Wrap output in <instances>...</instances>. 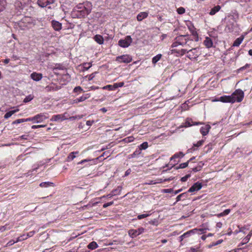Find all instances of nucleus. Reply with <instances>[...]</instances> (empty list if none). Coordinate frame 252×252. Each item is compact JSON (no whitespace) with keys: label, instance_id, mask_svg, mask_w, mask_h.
Wrapping results in <instances>:
<instances>
[{"label":"nucleus","instance_id":"nucleus-38","mask_svg":"<svg viewBox=\"0 0 252 252\" xmlns=\"http://www.w3.org/2000/svg\"><path fill=\"white\" fill-rule=\"evenodd\" d=\"M162 55L159 54L157 56L154 57L152 59V63L154 64H156L161 58Z\"/></svg>","mask_w":252,"mask_h":252},{"label":"nucleus","instance_id":"nucleus-12","mask_svg":"<svg viewBox=\"0 0 252 252\" xmlns=\"http://www.w3.org/2000/svg\"><path fill=\"white\" fill-rule=\"evenodd\" d=\"M66 113L63 114H58L53 115L50 119V121L52 122H58V121H63L64 120L67 119V118L65 116Z\"/></svg>","mask_w":252,"mask_h":252},{"label":"nucleus","instance_id":"nucleus-32","mask_svg":"<svg viewBox=\"0 0 252 252\" xmlns=\"http://www.w3.org/2000/svg\"><path fill=\"white\" fill-rule=\"evenodd\" d=\"M54 183L50 182H45L41 183L39 186L41 188H47L49 186H53Z\"/></svg>","mask_w":252,"mask_h":252},{"label":"nucleus","instance_id":"nucleus-44","mask_svg":"<svg viewBox=\"0 0 252 252\" xmlns=\"http://www.w3.org/2000/svg\"><path fill=\"white\" fill-rule=\"evenodd\" d=\"M83 66L84 70H87L92 66V63H85L83 64Z\"/></svg>","mask_w":252,"mask_h":252},{"label":"nucleus","instance_id":"nucleus-54","mask_svg":"<svg viewBox=\"0 0 252 252\" xmlns=\"http://www.w3.org/2000/svg\"><path fill=\"white\" fill-rule=\"evenodd\" d=\"M26 122H30V121H33L34 123H36V119H35V116H34L33 117L29 118L27 119H25Z\"/></svg>","mask_w":252,"mask_h":252},{"label":"nucleus","instance_id":"nucleus-60","mask_svg":"<svg viewBox=\"0 0 252 252\" xmlns=\"http://www.w3.org/2000/svg\"><path fill=\"white\" fill-rule=\"evenodd\" d=\"M103 89H108L109 90H110V91L114 90L113 86H112V85H108L106 86H104L103 88Z\"/></svg>","mask_w":252,"mask_h":252},{"label":"nucleus","instance_id":"nucleus-31","mask_svg":"<svg viewBox=\"0 0 252 252\" xmlns=\"http://www.w3.org/2000/svg\"><path fill=\"white\" fill-rule=\"evenodd\" d=\"M122 187L121 186H118L116 189L112 190L111 192L113 193V195H117L120 194L122 191Z\"/></svg>","mask_w":252,"mask_h":252},{"label":"nucleus","instance_id":"nucleus-42","mask_svg":"<svg viewBox=\"0 0 252 252\" xmlns=\"http://www.w3.org/2000/svg\"><path fill=\"white\" fill-rule=\"evenodd\" d=\"M238 227L239 229L236 230L235 231V233H236V234H237L239 232H243L244 233H245V230H247V229L245 227H240L239 226H238Z\"/></svg>","mask_w":252,"mask_h":252},{"label":"nucleus","instance_id":"nucleus-61","mask_svg":"<svg viewBox=\"0 0 252 252\" xmlns=\"http://www.w3.org/2000/svg\"><path fill=\"white\" fill-rule=\"evenodd\" d=\"M172 192H173V189H167L163 190V192L164 193H171Z\"/></svg>","mask_w":252,"mask_h":252},{"label":"nucleus","instance_id":"nucleus-28","mask_svg":"<svg viewBox=\"0 0 252 252\" xmlns=\"http://www.w3.org/2000/svg\"><path fill=\"white\" fill-rule=\"evenodd\" d=\"M19 111L18 109H15L13 110L10 111L8 112H7L4 116V118L5 119H7L9 118H10L13 114L15 113L18 112Z\"/></svg>","mask_w":252,"mask_h":252},{"label":"nucleus","instance_id":"nucleus-10","mask_svg":"<svg viewBox=\"0 0 252 252\" xmlns=\"http://www.w3.org/2000/svg\"><path fill=\"white\" fill-rule=\"evenodd\" d=\"M188 29L191 32V35L193 36V38H192L193 39V41L197 42L199 40V37L198 34L196 31V29L193 25L189 26Z\"/></svg>","mask_w":252,"mask_h":252},{"label":"nucleus","instance_id":"nucleus-40","mask_svg":"<svg viewBox=\"0 0 252 252\" xmlns=\"http://www.w3.org/2000/svg\"><path fill=\"white\" fill-rule=\"evenodd\" d=\"M204 140H201L198 141L196 143L193 144V146L192 147V148L193 149V150H195V148H194L195 147H199L202 146L203 145V144L204 143Z\"/></svg>","mask_w":252,"mask_h":252},{"label":"nucleus","instance_id":"nucleus-34","mask_svg":"<svg viewBox=\"0 0 252 252\" xmlns=\"http://www.w3.org/2000/svg\"><path fill=\"white\" fill-rule=\"evenodd\" d=\"M141 153V149H137L133 154L130 155L129 158H134L138 156Z\"/></svg>","mask_w":252,"mask_h":252},{"label":"nucleus","instance_id":"nucleus-56","mask_svg":"<svg viewBox=\"0 0 252 252\" xmlns=\"http://www.w3.org/2000/svg\"><path fill=\"white\" fill-rule=\"evenodd\" d=\"M250 66H251L250 64L247 63L244 66H242V67H240L239 70H240V71H243V70H244V69H245L246 68H249L250 67Z\"/></svg>","mask_w":252,"mask_h":252},{"label":"nucleus","instance_id":"nucleus-6","mask_svg":"<svg viewBox=\"0 0 252 252\" xmlns=\"http://www.w3.org/2000/svg\"><path fill=\"white\" fill-rule=\"evenodd\" d=\"M132 60L131 56L127 54L118 56L116 57V61L119 63H130Z\"/></svg>","mask_w":252,"mask_h":252},{"label":"nucleus","instance_id":"nucleus-33","mask_svg":"<svg viewBox=\"0 0 252 252\" xmlns=\"http://www.w3.org/2000/svg\"><path fill=\"white\" fill-rule=\"evenodd\" d=\"M87 247L89 249L93 250L98 247V245L95 242L93 241L88 245Z\"/></svg>","mask_w":252,"mask_h":252},{"label":"nucleus","instance_id":"nucleus-3","mask_svg":"<svg viewBox=\"0 0 252 252\" xmlns=\"http://www.w3.org/2000/svg\"><path fill=\"white\" fill-rule=\"evenodd\" d=\"M193 41V39L189 34L179 35L174 38L171 47L174 48L181 45L182 47L191 48Z\"/></svg>","mask_w":252,"mask_h":252},{"label":"nucleus","instance_id":"nucleus-59","mask_svg":"<svg viewBox=\"0 0 252 252\" xmlns=\"http://www.w3.org/2000/svg\"><path fill=\"white\" fill-rule=\"evenodd\" d=\"M133 140V138L132 137H128L125 138L124 141L126 142H130Z\"/></svg>","mask_w":252,"mask_h":252},{"label":"nucleus","instance_id":"nucleus-27","mask_svg":"<svg viewBox=\"0 0 252 252\" xmlns=\"http://www.w3.org/2000/svg\"><path fill=\"white\" fill-rule=\"evenodd\" d=\"M220 5H217L211 9V10H210V11L209 12V14L210 15H214L217 12H218L220 10Z\"/></svg>","mask_w":252,"mask_h":252},{"label":"nucleus","instance_id":"nucleus-62","mask_svg":"<svg viewBox=\"0 0 252 252\" xmlns=\"http://www.w3.org/2000/svg\"><path fill=\"white\" fill-rule=\"evenodd\" d=\"M114 195H113V193L111 192L110 193L107 194V195H103V196H102L101 198H105V197H107V198H110L112 197Z\"/></svg>","mask_w":252,"mask_h":252},{"label":"nucleus","instance_id":"nucleus-64","mask_svg":"<svg viewBox=\"0 0 252 252\" xmlns=\"http://www.w3.org/2000/svg\"><path fill=\"white\" fill-rule=\"evenodd\" d=\"M34 231H31L30 232H29L28 234H27V237L25 238V239H26L28 237H32V236H33V235L34 234Z\"/></svg>","mask_w":252,"mask_h":252},{"label":"nucleus","instance_id":"nucleus-48","mask_svg":"<svg viewBox=\"0 0 252 252\" xmlns=\"http://www.w3.org/2000/svg\"><path fill=\"white\" fill-rule=\"evenodd\" d=\"M177 11L179 14H183L185 12V9L183 7H180L177 9Z\"/></svg>","mask_w":252,"mask_h":252},{"label":"nucleus","instance_id":"nucleus-57","mask_svg":"<svg viewBox=\"0 0 252 252\" xmlns=\"http://www.w3.org/2000/svg\"><path fill=\"white\" fill-rule=\"evenodd\" d=\"M190 176V175L189 174L186 175L181 179V181L183 182H186Z\"/></svg>","mask_w":252,"mask_h":252},{"label":"nucleus","instance_id":"nucleus-45","mask_svg":"<svg viewBox=\"0 0 252 252\" xmlns=\"http://www.w3.org/2000/svg\"><path fill=\"white\" fill-rule=\"evenodd\" d=\"M18 25L21 30H24L28 28L27 24H20V21L18 23Z\"/></svg>","mask_w":252,"mask_h":252},{"label":"nucleus","instance_id":"nucleus-20","mask_svg":"<svg viewBox=\"0 0 252 252\" xmlns=\"http://www.w3.org/2000/svg\"><path fill=\"white\" fill-rule=\"evenodd\" d=\"M201 123H200V122H193L191 120V119H187L186 120V122L185 123V125H184V126L185 127H189V126H195V125H201Z\"/></svg>","mask_w":252,"mask_h":252},{"label":"nucleus","instance_id":"nucleus-15","mask_svg":"<svg viewBox=\"0 0 252 252\" xmlns=\"http://www.w3.org/2000/svg\"><path fill=\"white\" fill-rule=\"evenodd\" d=\"M51 24L53 28L56 31H59L62 28V24L57 21L52 20Z\"/></svg>","mask_w":252,"mask_h":252},{"label":"nucleus","instance_id":"nucleus-49","mask_svg":"<svg viewBox=\"0 0 252 252\" xmlns=\"http://www.w3.org/2000/svg\"><path fill=\"white\" fill-rule=\"evenodd\" d=\"M23 122H26L25 119H17L13 121L12 124H18Z\"/></svg>","mask_w":252,"mask_h":252},{"label":"nucleus","instance_id":"nucleus-50","mask_svg":"<svg viewBox=\"0 0 252 252\" xmlns=\"http://www.w3.org/2000/svg\"><path fill=\"white\" fill-rule=\"evenodd\" d=\"M230 212V209H226L223 212L221 213L220 214V216H226V215L229 214Z\"/></svg>","mask_w":252,"mask_h":252},{"label":"nucleus","instance_id":"nucleus-51","mask_svg":"<svg viewBox=\"0 0 252 252\" xmlns=\"http://www.w3.org/2000/svg\"><path fill=\"white\" fill-rule=\"evenodd\" d=\"M149 216V214H144L142 215H139L137 216V218L138 220H141L142 219L145 218Z\"/></svg>","mask_w":252,"mask_h":252},{"label":"nucleus","instance_id":"nucleus-5","mask_svg":"<svg viewBox=\"0 0 252 252\" xmlns=\"http://www.w3.org/2000/svg\"><path fill=\"white\" fill-rule=\"evenodd\" d=\"M230 17V19L227 23L226 29L230 32L233 31L236 26V22L238 18V15H236V16L231 15Z\"/></svg>","mask_w":252,"mask_h":252},{"label":"nucleus","instance_id":"nucleus-63","mask_svg":"<svg viewBox=\"0 0 252 252\" xmlns=\"http://www.w3.org/2000/svg\"><path fill=\"white\" fill-rule=\"evenodd\" d=\"M16 243V242H15V241L14 240H10V241H9L7 244H6V246H12V245H13L14 244H15Z\"/></svg>","mask_w":252,"mask_h":252},{"label":"nucleus","instance_id":"nucleus-24","mask_svg":"<svg viewBox=\"0 0 252 252\" xmlns=\"http://www.w3.org/2000/svg\"><path fill=\"white\" fill-rule=\"evenodd\" d=\"M94 39L99 44H102L104 42V39L102 35L96 34L94 37Z\"/></svg>","mask_w":252,"mask_h":252},{"label":"nucleus","instance_id":"nucleus-25","mask_svg":"<svg viewBox=\"0 0 252 252\" xmlns=\"http://www.w3.org/2000/svg\"><path fill=\"white\" fill-rule=\"evenodd\" d=\"M148 13L146 12H142L139 13L137 16V19L138 21H141L143 19L147 18Z\"/></svg>","mask_w":252,"mask_h":252},{"label":"nucleus","instance_id":"nucleus-39","mask_svg":"<svg viewBox=\"0 0 252 252\" xmlns=\"http://www.w3.org/2000/svg\"><path fill=\"white\" fill-rule=\"evenodd\" d=\"M252 235V231H251L249 233V234L248 235H247V236L243 240V244L247 243L250 241Z\"/></svg>","mask_w":252,"mask_h":252},{"label":"nucleus","instance_id":"nucleus-11","mask_svg":"<svg viewBox=\"0 0 252 252\" xmlns=\"http://www.w3.org/2000/svg\"><path fill=\"white\" fill-rule=\"evenodd\" d=\"M56 0H38L37 4L41 7H45L48 5L53 4Z\"/></svg>","mask_w":252,"mask_h":252},{"label":"nucleus","instance_id":"nucleus-52","mask_svg":"<svg viewBox=\"0 0 252 252\" xmlns=\"http://www.w3.org/2000/svg\"><path fill=\"white\" fill-rule=\"evenodd\" d=\"M83 91V89H82V88L80 86H78V87H76L74 89V92L75 93H77V92H82Z\"/></svg>","mask_w":252,"mask_h":252},{"label":"nucleus","instance_id":"nucleus-4","mask_svg":"<svg viewBox=\"0 0 252 252\" xmlns=\"http://www.w3.org/2000/svg\"><path fill=\"white\" fill-rule=\"evenodd\" d=\"M201 54V52L199 48H192L189 49L187 57L190 60H196Z\"/></svg>","mask_w":252,"mask_h":252},{"label":"nucleus","instance_id":"nucleus-16","mask_svg":"<svg viewBox=\"0 0 252 252\" xmlns=\"http://www.w3.org/2000/svg\"><path fill=\"white\" fill-rule=\"evenodd\" d=\"M31 78L35 81H39L42 78V74L36 72H33L31 74Z\"/></svg>","mask_w":252,"mask_h":252},{"label":"nucleus","instance_id":"nucleus-18","mask_svg":"<svg viewBox=\"0 0 252 252\" xmlns=\"http://www.w3.org/2000/svg\"><path fill=\"white\" fill-rule=\"evenodd\" d=\"M25 2H22L20 0H17L15 2V8L18 10L20 11L23 9L25 5Z\"/></svg>","mask_w":252,"mask_h":252},{"label":"nucleus","instance_id":"nucleus-21","mask_svg":"<svg viewBox=\"0 0 252 252\" xmlns=\"http://www.w3.org/2000/svg\"><path fill=\"white\" fill-rule=\"evenodd\" d=\"M196 229H193L191 230L188 231V232L184 233L181 236H180L179 238L180 239V241H182L184 240V238L189 237L191 234L194 233Z\"/></svg>","mask_w":252,"mask_h":252},{"label":"nucleus","instance_id":"nucleus-23","mask_svg":"<svg viewBox=\"0 0 252 252\" xmlns=\"http://www.w3.org/2000/svg\"><path fill=\"white\" fill-rule=\"evenodd\" d=\"M188 47H186V48L182 49L180 50H177L176 49H173L171 50L172 53H176L179 54L181 56H183L186 54H188V52L189 50Z\"/></svg>","mask_w":252,"mask_h":252},{"label":"nucleus","instance_id":"nucleus-14","mask_svg":"<svg viewBox=\"0 0 252 252\" xmlns=\"http://www.w3.org/2000/svg\"><path fill=\"white\" fill-rule=\"evenodd\" d=\"M61 89V86H57L55 84H51L46 87L45 89L47 92L56 91Z\"/></svg>","mask_w":252,"mask_h":252},{"label":"nucleus","instance_id":"nucleus-13","mask_svg":"<svg viewBox=\"0 0 252 252\" xmlns=\"http://www.w3.org/2000/svg\"><path fill=\"white\" fill-rule=\"evenodd\" d=\"M202 187V185L198 182L194 183L188 190V192H192L200 190Z\"/></svg>","mask_w":252,"mask_h":252},{"label":"nucleus","instance_id":"nucleus-1","mask_svg":"<svg viewBox=\"0 0 252 252\" xmlns=\"http://www.w3.org/2000/svg\"><path fill=\"white\" fill-rule=\"evenodd\" d=\"M244 97V93L241 89L236 90L230 95H223L212 100L213 102L221 101L223 103L241 102Z\"/></svg>","mask_w":252,"mask_h":252},{"label":"nucleus","instance_id":"nucleus-43","mask_svg":"<svg viewBox=\"0 0 252 252\" xmlns=\"http://www.w3.org/2000/svg\"><path fill=\"white\" fill-rule=\"evenodd\" d=\"M148 147V144L147 142H143V143H142L139 147V149H141V151L142 150H145L146 149H147Z\"/></svg>","mask_w":252,"mask_h":252},{"label":"nucleus","instance_id":"nucleus-30","mask_svg":"<svg viewBox=\"0 0 252 252\" xmlns=\"http://www.w3.org/2000/svg\"><path fill=\"white\" fill-rule=\"evenodd\" d=\"M244 39V37H240L239 38H237L234 42L233 44V46L238 47L239 46L240 44L242 43Z\"/></svg>","mask_w":252,"mask_h":252},{"label":"nucleus","instance_id":"nucleus-58","mask_svg":"<svg viewBox=\"0 0 252 252\" xmlns=\"http://www.w3.org/2000/svg\"><path fill=\"white\" fill-rule=\"evenodd\" d=\"M113 204H114V202L113 201H111V202H108V203H104L103 205V207L104 208H107V207H108L109 206H111V205H113Z\"/></svg>","mask_w":252,"mask_h":252},{"label":"nucleus","instance_id":"nucleus-8","mask_svg":"<svg viewBox=\"0 0 252 252\" xmlns=\"http://www.w3.org/2000/svg\"><path fill=\"white\" fill-rule=\"evenodd\" d=\"M144 230L145 229L143 227H140L137 229H132L128 230V234L131 238H134L143 233Z\"/></svg>","mask_w":252,"mask_h":252},{"label":"nucleus","instance_id":"nucleus-2","mask_svg":"<svg viewBox=\"0 0 252 252\" xmlns=\"http://www.w3.org/2000/svg\"><path fill=\"white\" fill-rule=\"evenodd\" d=\"M92 4L89 1L79 3L73 9L72 14L78 18H82L88 15L91 11Z\"/></svg>","mask_w":252,"mask_h":252},{"label":"nucleus","instance_id":"nucleus-46","mask_svg":"<svg viewBox=\"0 0 252 252\" xmlns=\"http://www.w3.org/2000/svg\"><path fill=\"white\" fill-rule=\"evenodd\" d=\"M33 97L32 95H29L28 96H26L25 99H24V102L25 103L28 102L30 101H31L33 99Z\"/></svg>","mask_w":252,"mask_h":252},{"label":"nucleus","instance_id":"nucleus-19","mask_svg":"<svg viewBox=\"0 0 252 252\" xmlns=\"http://www.w3.org/2000/svg\"><path fill=\"white\" fill-rule=\"evenodd\" d=\"M170 179H165L164 181H167L170 180ZM163 180L161 179H157L156 180H149L148 182L145 183V185H155L157 184L161 183Z\"/></svg>","mask_w":252,"mask_h":252},{"label":"nucleus","instance_id":"nucleus-7","mask_svg":"<svg viewBox=\"0 0 252 252\" xmlns=\"http://www.w3.org/2000/svg\"><path fill=\"white\" fill-rule=\"evenodd\" d=\"M132 38L130 36H126L125 39H120L118 42L120 46L123 48L128 47L132 42Z\"/></svg>","mask_w":252,"mask_h":252},{"label":"nucleus","instance_id":"nucleus-26","mask_svg":"<svg viewBox=\"0 0 252 252\" xmlns=\"http://www.w3.org/2000/svg\"><path fill=\"white\" fill-rule=\"evenodd\" d=\"M78 154L79 152L78 151L70 153L66 158V161H70L72 160L76 157V155H78Z\"/></svg>","mask_w":252,"mask_h":252},{"label":"nucleus","instance_id":"nucleus-41","mask_svg":"<svg viewBox=\"0 0 252 252\" xmlns=\"http://www.w3.org/2000/svg\"><path fill=\"white\" fill-rule=\"evenodd\" d=\"M87 98V97L84 96H82L79 98H77L74 99V103H78V102H82V101L85 100Z\"/></svg>","mask_w":252,"mask_h":252},{"label":"nucleus","instance_id":"nucleus-47","mask_svg":"<svg viewBox=\"0 0 252 252\" xmlns=\"http://www.w3.org/2000/svg\"><path fill=\"white\" fill-rule=\"evenodd\" d=\"M189 162V161H188L186 162L181 163L178 167H176V169L186 168V167L188 166Z\"/></svg>","mask_w":252,"mask_h":252},{"label":"nucleus","instance_id":"nucleus-22","mask_svg":"<svg viewBox=\"0 0 252 252\" xmlns=\"http://www.w3.org/2000/svg\"><path fill=\"white\" fill-rule=\"evenodd\" d=\"M204 45L207 48H210L213 46V43L212 40L209 37H206L203 42Z\"/></svg>","mask_w":252,"mask_h":252},{"label":"nucleus","instance_id":"nucleus-29","mask_svg":"<svg viewBox=\"0 0 252 252\" xmlns=\"http://www.w3.org/2000/svg\"><path fill=\"white\" fill-rule=\"evenodd\" d=\"M31 22V18L30 17H25L21 19L20 21V24H27L28 26Z\"/></svg>","mask_w":252,"mask_h":252},{"label":"nucleus","instance_id":"nucleus-35","mask_svg":"<svg viewBox=\"0 0 252 252\" xmlns=\"http://www.w3.org/2000/svg\"><path fill=\"white\" fill-rule=\"evenodd\" d=\"M184 156V154H183V153L182 152H180L178 153H176L175 154H174V156L170 158V160H172L176 158H183Z\"/></svg>","mask_w":252,"mask_h":252},{"label":"nucleus","instance_id":"nucleus-37","mask_svg":"<svg viewBox=\"0 0 252 252\" xmlns=\"http://www.w3.org/2000/svg\"><path fill=\"white\" fill-rule=\"evenodd\" d=\"M187 192H184V193L179 194L176 197V202L180 201L181 200L182 198H184V199H185L187 198Z\"/></svg>","mask_w":252,"mask_h":252},{"label":"nucleus","instance_id":"nucleus-36","mask_svg":"<svg viewBox=\"0 0 252 252\" xmlns=\"http://www.w3.org/2000/svg\"><path fill=\"white\" fill-rule=\"evenodd\" d=\"M6 4V0H0V12L5 9Z\"/></svg>","mask_w":252,"mask_h":252},{"label":"nucleus","instance_id":"nucleus-9","mask_svg":"<svg viewBox=\"0 0 252 252\" xmlns=\"http://www.w3.org/2000/svg\"><path fill=\"white\" fill-rule=\"evenodd\" d=\"M49 117L47 113H41L35 115L36 123H39L48 119Z\"/></svg>","mask_w":252,"mask_h":252},{"label":"nucleus","instance_id":"nucleus-17","mask_svg":"<svg viewBox=\"0 0 252 252\" xmlns=\"http://www.w3.org/2000/svg\"><path fill=\"white\" fill-rule=\"evenodd\" d=\"M210 128V126L207 125L204 126H202L200 129V132L202 135L205 136L208 133Z\"/></svg>","mask_w":252,"mask_h":252},{"label":"nucleus","instance_id":"nucleus-55","mask_svg":"<svg viewBox=\"0 0 252 252\" xmlns=\"http://www.w3.org/2000/svg\"><path fill=\"white\" fill-rule=\"evenodd\" d=\"M202 168V166H198L195 167H193L192 168V171L194 172H196L197 171H199L201 170Z\"/></svg>","mask_w":252,"mask_h":252},{"label":"nucleus","instance_id":"nucleus-53","mask_svg":"<svg viewBox=\"0 0 252 252\" xmlns=\"http://www.w3.org/2000/svg\"><path fill=\"white\" fill-rule=\"evenodd\" d=\"M46 126V125H33L32 126V129H36V128H40V127H44Z\"/></svg>","mask_w":252,"mask_h":252}]
</instances>
